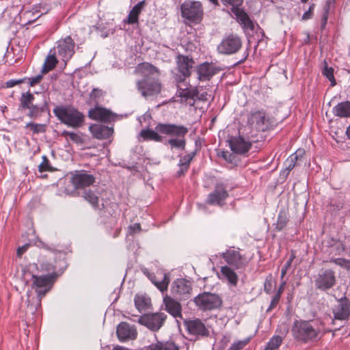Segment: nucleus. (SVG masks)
Returning <instances> with one entry per match:
<instances>
[{"mask_svg": "<svg viewBox=\"0 0 350 350\" xmlns=\"http://www.w3.org/2000/svg\"><path fill=\"white\" fill-rule=\"evenodd\" d=\"M228 266L234 269H241L247 266L245 258L240 254L239 251L229 249L221 254Z\"/></svg>", "mask_w": 350, "mask_h": 350, "instance_id": "14", "label": "nucleus"}, {"mask_svg": "<svg viewBox=\"0 0 350 350\" xmlns=\"http://www.w3.org/2000/svg\"><path fill=\"white\" fill-rule=\"evenodd\" d=\"M53 111L57 118L69 127L78 129L84 124L85 116L72 105L55 106Z\"/></svg>", "mask_w": 350, "mask_h": 350, "instance_id": "3", "label": "nucleus"}, {"mask_svg": "<svg viewBox=\"0 0 350 350\" xmlns=\"http://www.w3.org/2000/svg\"><path fill=\"white\" fill-rule=\"evenodd\" d=\"M343 205L344 204L341 201L331 199L330 202L329 204V211H331L333 214H336L340 210H341L343 208Z\"/></svg>", "mask_w": 350, "mask_h": 350, "instance_id": "47", "label": "nucleus"}, {"mask_svg": "<svg viewBox=\"0 0 350 350\" xmlns=\"http://www.w3.org/2000/svg\"><path fill=\"white\" fill-rule=\"evenodd\" d=\"M57 63V60L55 55H49L44 64L43 70L49 71L53 69Z\"/></svg>", "mask_w": 350, "mask_h": 350, "instance_id": "45", "label": "nucleus"}, {"mask_svg": "<svg viewBox=\"0 0 350 350\" xmlns=\"http://www.w3.org/2000/svg\"><path fill=\"white\" fill-rule=\"evenodd\" d=\"M83 196L92 206L95 208L98 206V197L94 191L90 189L85 190Z\"/></svg>", "mask_w": 350, "mask_h": 350, "instance_id": "43", "label": "nucleus"}, {"mask_svg": "<svg viewBox=\"0 0 350 350\" xmlns=\"http://www.w3.org/2000/svg\"><path fill=\"white\" fill-rule=\"evenodd\" d=\"M148 350H179L178 346L172 340L159 341L150 345Z\"/></svg>", "mask_w": 350, "mask_h": 350, "instance_id": "34", "label": "nucleus"}, {"mask_svg": "<svg viewBox=\"0 0 350 350\" xmlns=\"http://www.w3.org/2000/svg\"><path fill=\"white\" fill-rule=\"evenodd\" d=\"M335 116L340 118H350V101L346 100L338 103L332 109Z\"/></svg>", "mask_w": 350, "mask_h": 350, "instance_id": "32", "label": "nucleus"}, {"mask_svg": "<svg viewBox=\"0 0 350 350\" xmlns=\"http://www.w3.org/2000/svg\"><path fill=\"white\" fill-rule=\"evenodd\" d=\"M288 222V213L285 210H281L278 213L277 222L275 224V229L277 231H282Z\"/></svg>", "mask_w": 350, "mask_h": 350, "instance_id": "38", "label": "nucleus"}, {"mask_svg": "<svg viewBox=\"0 0 350 350\" xmlns=\"http://www.w3.org/2000/svg\"><path fill=\"white\" fill-rule=\"evenodd\" d=\"M228 197V191L225 187L221 184H217L215 186L213 192L208 194L207 202L209 204L222 206L224 200Z\"/></svg>", "mask_w": 350, "mask_h": 350, "instance_id": "19", "label": "nucleus"}, {"mask_svg": "<svg viewBox=\"0 0 350 350\" xmlns=\"http://www.w3.org/2000/svg\"><path fill=\"white\" fill-rule=\"evenodd\" d=\"M156 131L150 129H143L139 135L145 141L161 142L169 145L171 149L184 150L186 146L185 136L188 129L183 125L170 123H159L155 126Z\"/></svg>", "mask_w": 350, "mask_h": 350, "instance_id": "1", "label": "nucleus"}, {"mask_svg": "<svg viewBox=\"0 0 350 350\" xmlns=\"http://www.w3.org/2000/svg\"><path fill=\"white\" fill-rule=\"evenodd\" d=\"M116 334L118 340L124 342L135 340L137 336V331L135 326L127 322H121L117 326Z\"/></svg>", "mask_w": 350, "mask_h": 350, "instance_id": "16", "label": "nucleus"}, {"mask_svg": "<svg viewBox=\"0 0 350 350\" xmlns=\"http://www.w3.org/2000/svg\"><path fill=\"white\" fill-rule=\"evenodd\" d=\"M25 127L29 129L32 133L35 135L45 133L47 126L46 124H38L30 122L26 124Z\"/></svg>", "mask_w": 350, "mask_h": 350, "instance_id": "42", "label": "nucleus"}, {"mask_svg": "<svg viewBox=\"0 0 350 350\" xmlns=\"http://www.w3.org/2000/svg\"><path fill=\"white\" fill-rule=\"evenodd\" d=\"M43 76L42 74H39L35 77H32L30 78H26V81L27 80L29 85L31 87L35 86L36 84L39 83L40 81L42 79Z\"/></svg>", "mask_w": 350, "mask_h": 350, "instance_id": "50", "label": "nucleus"}, {"mask_svg": "<svg viewBox=\"0 0 350 350\" xmlns=\"http://www.w3.org/2000/svg\"><path fill=\"white\" fill-rule=\"evenodd\" d=\"M233 13L237 16V21L242 26L245 34L250 35L251 33H253L255 24L250 19L247 14L241 9H236V11Z\"/></svg>", "mask_w": 350, "mask_h": 350, "instance_id": "24", "label": "nucleus"}, {"mask_svg": "<svg viewBox=\"0 0 350 350\" xmlns=\"http://www.w3.org/2000/svg\"><path fill=\"white\" fill-rule=\"evenodd\" d=\"M248 55H249V49L247 48L243 53V57L237 62V64H240L243 63L247 58Z\"/></svg>", "mask_w": 350, "mask_h": 350, "instance_id": "63", "label": "nucleus"}, {"mask_svg": "<svg viewBox=\"0 0 350 350\" xmlns=\"http://www.w3.org/2000/svg\"><path fill=\"white\" fill-rule=\"evenodd\" d=\"M291 264L292 263L291 262V261H288L287 260L285 262V264L284 265V266L282 267V269H281V276H280L281 280H283L284 275L286 274L288 270L291 267Z\"/></svg>", "mask_w": 350, "mask_h": 350, "instance_id": "58", "label": "nucleus"}, {"mask_svg": "<svg viewBox=\"0 0 350 350\" xmlns=\"http://www.w3.org/2000/svg\"><path fill=\"white\" fill-rule=\"evenodd\" d=\"M176 69L179 73H184L185 75H191V68L193 66L194 61L188 55L178 54L176 56Z\"/></svg>", "mask_w": 350, "mask_h": 350, "instance_id": "23", "label": "nucleus"}, {"mask_svg": "<svg viewBox=\"0 0 350 350\" xmlns=\"http://www.w3.org/2000/svg\"><path fill=\"white\" fill-rule=\"evenodd\" d=\"M165 310L174 318H182V306L180 304L168 295L163 297Z\"/></svg>", "mask_w": 350, "mask_h": 350, "instance_id": "25", "label": "nucleus"}, {"mask_svg": "<svg viewBox=\"0 0 350 350\" xmlns=\"http://www.w3.org/2000/svg\"><path fill=\"white\" fill-rule=\"evenodd\" d=\"M221 1L225 5H231L232 11L234 12L236 9H239V6L243 3V0H221Z\"/></svg>", "mask_w": 350, "mask_h": 350, "instance_id": "48", "label": "nucleus"}, {"mask_svg": "<svg viewBox=\"0 0 350 350\" xmlns=\"http://www.w3.org/2000/svg\"><path fill=\"white\" fill-rule=\"evenodd\" d=\"M185 327L190 335L197 338L206 337L209 335V330L204 323L199 319H189L184 321Z\"/></svg>", "mask_w": 350, "mask_h": 350, "instance_id": "15", "label": "nucleus"}, {"mask_svg": "<svg viewBox=\"0 0 350 350\" xmlns=\"http://www.w3.org/2000/svg\"><path fill=\"white\" fill-rule=\"evenodd\" d=\"M331 331L323 328L322 321L314 320H295L291 327L293 338L304 344L318 342L325 333Z\"/></svg>", "mask_w": 350, "mask_h": 350, "instance_id": "2", "label": "nucleus"}, {"mask_svg": "<svg viewBox=\"0 0 350 350\" xmlns=\"http://www.w3.org/2000/svg\"><path fill=\"white\" fill-rule=\"evenodd\" d=\"M89 130L93 137L98 139H107L113 133L112 128L103 124H92L89 126Z\"/></svg>", "mask_w": 350, "mask_h": 350, "instance_id": "27", "label": "nucleus"}, {"mask_svg": "<svg viewBox=\"0 0 350 350\" xmlns=\"http://www.w3.org/2000/svg\"><path fill=\"white\" fill-rule=\"evenodd\" d=\"M336 275L331 269H322L314 278V286L317 290L327 292L336 284Z\"/></svg>", "mask_w": 350, "mask_h": 350, "instance_id": "7", "label": "nucleus"}, {"mask_svg": "<svg viewBox=\"0 0 350 350\" xmlns=\"http://www.w3.org/2000/svg\"><path fill=\"white\" fill-rule=\"evenodd\" d=\"M242 46L241 38L236 34H229L222 39L217 46V51L223 55L237 53Z\"/></svg>", "mask_w": 350, "mask_h": 350, "instance_id": "11", "label": "nucleus"}, {"mask_svg": "<svg viewBox=\"0 0 350 350\" xmlns=\"http://www.w3.org/2000/svg\"><path fill=\"white\" fill-rule=\"evenodd\" d=\"M189 77H190V75H185L184 73H179V74H176L174 76V80H175L176 83H177V86H178L179 83L184 82L185 81V79Z\"/></svg>", "mask_w": 350, "mask_h": 350, "instance_id": "54", "label": "nucleus"}, {"mask_svg": "<svg viewBox=\"0 0 350 350\" xmlns=\"http://www.w3.org/2000/svg\"><path fill=\"white\" fill-rule=\"evenodd\" d=\"M247 124L252 129L261 132L269 130L272 126L270 118L262 110L251 111L247 118Z\"/></svg>", "mask_w": 350, "mask_h": 350, "instance_id": "9", "label": "nucleus"}, {"mask_svg": "<svg viewBox=\"0 0 350 350\" xmlns=\"http://www.w3.org/2000/svg\"><path fill=\"white\" fill-rule=\"evenodd\" d=\"M149 280L154 284L158 289L162 293L166 291L170 283V278L166 273H159L158 275L149 272H144Z\"/></svg>", "mask_w": 350, "mask_h": 350, "instance_id": "26", "label": "nucleus"}, {"mask_svg": "<svg viewBox=\"0 0 350 350\" xmlns=\"http://www.w3.org/2000/svg\"><path fill=\"white\" fill-rule=\"evenodd\" d=\"M197 150L196 149L194 151L181 157L179 160L178 166H185L189 168L191 161L196 154Z\"/></svg>", "mask_w": 350, "mask_h": 350, "instance_id": "44", "label": "nucleus"}, {"mask_svg": "<svg viewBox=\"0 0 350 350\" xmlns=\"http://www.w3.org/2000/svg\"><path fill=\"white\" fill-rule=\"evenodd\" d=\"M146 5V1L142 0L137 3L130 11L128 16V23L133 25L138 23L139 15Z\"/></svg>", "mask_w": 350, "mask_h": 350, "instance_id": "35", "label": "nucleus"}, {"mask_svg": "<svg viewBox=\"0 0 350 350\" xmlns=\"http://www.w3.org/2000/svg\"><path fill=\"white\" fill-rule=\"evenodd\" d=\"M230 149L234 153L243 154L247 152L252 146V143L245 141L241 136L232 137L229 140Z\"/></svg>", "mask_w": 350, "mask_h": 350, "instance_id": "20", "label": "nucleus"}, {"mask_svg": "<svg viewBox=\"0 0 350 350\" xmlns=\"http://www.w3.org/2000/svg\"><path fill=\"white\" fill-rule=\"evenodd\" d=\"M327 10L323 14L321 17V28H324L327 24Z\"/></svg>", "mask_w": 350, "mask_h": 350, "instance_id": "62", "label": "nucleus"}, {"mask_svg": "<svg viewBox=\"0 0 350 350\" xmlns=\"http://www.w3.org/2000/svg\"><path fill=\"white\" fill-rule=\"evenodd\" d=\"M322 75L330 81L332 86H334L336 84L334 75V68L332 67H329L326 61H324L323 62Z\"/></svg>", "mask_w": 350, "mask_h": 350, "instance_id": "40", "label": "nucleus"}, {"mask_svg": "<svg viewBox=\"0 0 350 350\" xmlns=\"http://www.w3.org/2000/svg\"><path fill=\"white\" fill-rule=\"evenodd\" d=\"M68 137L72 142L76 144H79L82 143V138L77 133L71 132Z\"/></svg>", "mask_w": 350, "mask_h": 350, "instance_id": "57", "label": "nucleus"}, {"mask_svg": "<svg viewBox=\"0 0 350 350\" xmlns=\"http://www.w3.org/2000/svg\"><path fill=\"white\" fill-rule=\"evenodd\" d=\"M136 88L143 97L148 98L159 94L162 84L159 78L146 76L136 82Z\"/></svg>", "mask_w": 350, "mask_h": 350, "instance_id": "6", "label": "nucleus"}, {"mask_svg": "<svg viewBox=\"0 0 350 350\" xmlns=\"http://www.w3.org/2000/svg\"><path fill=\"white\" fill-rule=\"evenodd\" d=\"M72 182L77 189L83 188L92 185L95 182V177L84 171H79L72 176Z\"/></svg>", "mask_w": 350, "mask_h": 350, "instance_id": "21", "label": "nucleus"}, {"mask_svg": "<svg viewBox=\"0 0 350 350\" xmlns=\"http://www.w3.org/2000/svg\"><path fill=\"white\" fill-rule=\"evenodd\" d=\"M329 262H333L340 267H345L347 263L349 262V260L345 259V258H334V257H332L330 259H329Z\"/></svg>", "mask_w": 350, "mask_h": 350, "instance_id": "51", "label": "nucleus"}, {"mask_svg": "<svg viewBox=\"0 0 350 350\" xmlns=\"http://www.w3.org/2000/svg\"><path fill=\"white\" fill-rule=\"evenodd\" d=\"M327 246L329 248V255H340L345 250L344 243L336 238H331L327 242Z\"/></svg>", "mask_w": 350, "mask_h": 350, "instance_id": "31", "label": "nucleus"}, {"mask_svg": "<svg viewBox=\"0 0 350 350\" xmlns=\"http://www.w3.org/2000/svg\"><path fill=\"white\" fill-rule=\"evenodd\" d=\"M333 319L332 325L335 324L336 321H347L350 317V301L343 296L337 300L336 304L332 308Z\"/></svg>", "mask_w": 350, "mask_h": 350, "instance_id": "12", "label": "nucleus"}, {"mask_svg": "<svg viewBox=\"0 0 350 350\" xmlns=\"http://www.w3.org/2000/svg\"><path fill=\"white\" fill-rule=\"evenodd\" d=\"M196 305L202 310H212L218 308L222 304L219 295L211 293H203L198 295L193 299Z\"/></svg>", "mask_w": 350, "mask_h": 350, "instance_id": "10", "label": "nucleus"}, {"mask_svg": "<svg viewBox=\"0 0 350 350\" xmlns=\"http://www.w3.org/2000/svg\"><path fill=\"white\" fill-rule=\"evenodd\" d=\"M191 291V284L189 280L185 278H178L174 281L172 286V291L176 295L180 296H187Z\"/></svg>", "mask_w": 350, "mask_h": 350, "instance_id": "28", "label": "nucleus"}, {"mask_svg": "<svg viewBox=\"0 0 350 350\" xmlns=\"http://www.w3.org/2000/svg\"><path fill=\"white\" fill-rule=\"evenodd\" d=\"M28 110L27 116L31 119H37L48 110L47 100L44 99L43 102L40 104H33L31 105L30 109Z\"/></svg>", "mask_w": 350, "mask_h": 350, "instance_id": "33", "label": "nucleus"}, {"mask_svg": "<svg viewBox=\"0 0 350 350\" xmlns=\"http://www.w3.org/2000/svg\"><path fill=\"white\" fill-rule=\"evenodd\" d=\"M29 245L25 244L17 249L16 254L18 257H21V256L27 250Z\"/></svg>", "mask_w": 350, "mask_h": 350, "instance_id": "59", "label": "nucleus"}, {"mask_svg": "<svg viewBox=\"0 0 350 350\" xmlns=\"http://www.w3.org/2000/svg\"><path fill=\"white\" fill-rule=\"evenodd\" d=\"M75 43L70 36L59 40L56 42V50L59 57L66 63L75 54Z\"/></svg>", "mask_w": 350, "mask_h": 350, "instance_id": "13", "label": "nucleus"}, {"mask_svg": "<svg viewBox=\"0 0 350 350\" xmlns=\"http://www.w3.org/2000/svg\"><path fill=\"white\" fill-rule=\"evenodd\" d=\"M166 319L167 315L163 312H153L143 314L133 321L152 332H157L163 327Z\"/></svg>", "mask_w": 350, "mask_h": 350, "instance_id": "8", "label": "nucleus"}, {"mask_svg": "<svg viewBox=\"0 0 350 350\" xmlns=\"http://www.w3.org/2000/svg\"><path fill=\"white\" fill-rule=\"evenodd\" d=\"M180 12L183 18L194 24L200 23L204 14L202 3L191 0H186L180 5Z\"/></svg>", "mask_w": 350, "mask_h": 350, "instance_id": "5", "label": "nucleus"}, {"mask_svg": "<svg viewBox=\"0 0 350 350\" xmlns=\"http://www.w3.org/2000/svg\"><path fill=\"white\" fill-rule=\"evenodd\" d=\"M90 118L98 120L105 123L114 122L117 118V114L113 113L109 109L104 107H96L88 111Z\"/></svg>", "mask_w": 350, "mask_h": 350, "instance_id": "17", "label": "nucleus"}, {"mask_svg": "<svg viewBox=\"0 0 350 350\" xmlns=\"http://www.w3.org/2000/svg\"><path fill=\"white\" fill-rule=\"evenodd\" d=\"M176 95L179 97L184 98L185 100L189 98L193 99L198 95V90L196 87L193 89H189L187 88H181L178 85Z\"/></svg>", "mask_w": 350, "mask_h": 350, "instance_id": "37", "label": "nucleus"}, {"mask_svg": "<svg viewBox=\"0 0 350 350\" xmlns=\"http://www.w3.org/2000/svg\"><path fill=\"white\" fill-rule=\"evenodd\" d=\"M23 277L26 284L29 280L32 281L31 288L34 289L37 293V305L41 306V299L46 293L50 290V286L53 281L52 276L49 275H44L38 276L31 273L29 270H23Z\"/></svg>", "mask_w": 350, "mask_h": 350, "instance_id": "4", "label": "nucleus"}, {"mask_svg": "<svg viewBox=\"0 0 350 350\" xmlns=\"http://www.w3.org/2000/svg\"><path fill=\"white\" fill-rule=\"evenodd\" d=\"M286 282L285 280H283L282 281L278 291H277V293L275 294L276 295H278L279 297H281V295L282 293H283L284 290V287L286 286Z\"/></svg>", "mask_w": 350, "mask_h": 350, "instance_id": "61", "label": "nucleus"}, {"mask_svg": "<svg viewBox=\"0 0 350 350\" xmlns=\"http://www.w3.org/2000/svg\"><path fill=\"white\" fill-rule=\"evenodd\" d=\"M219 278L222 280H226L232 286H236L238 282V275L233 268L228 265L222 266L220 269Z\"/></svg>", "mask_w": 350, "mask_h": 350, "instance_id": "29", "label": "nucleus"}, {"mask_svg": "<svg viewBox=\"0 0 350 350\" xmlns=\"http://www.w3.org/2000/svg\"><path fill=\"white\" fill-rule=\"evenodd\" d=\"M272 289V283L271 280L266 279L264 284V290L267 293H270Z\"/></svg>", "mask_w": 350, "mask_h": 350, "instance_id": "60", "label": "nucleus"}, {"mask_svg": "<svg viewBox=\"0 0 350 350\" xmlns=\"http://www.w3.org/2000/svg\"><path fill=\"white\" fill-rule=\"evenodd\" d=\"M315 8V4L312 3L309 6V8L307 11H306L304 14L302 15L301 19L303 21H307L308 19H310L312 18L314 10Z\"/></svg>", "mask_w": 350, "mask_h": 350, "instance_id": "49", "label": "nucleus"}, {"mask_svg": "<svg viewBox=\"0 0 350 350\" xmlns=\"http://www.w3.org/2000/svg\"><path fill=\"white\" fill-rule=\"evenodd\" d=\"M101 95V90H98V89H94L92 90V92H91L90 94V96L92 98H96V97H98Z\"/></svg>", "mask_w": 350, "mask_h": 350, "instance_id": "64", "label": "nucleus"}, {"mask_svg": "<svg viewBox=\"0 0 350 350\" xmlns=\"http://www.w3.org/2000/svg\"><path fill=\"white\" fill-rule=\"evenodd\" d=\"M298 152H301V150L297 151L290 155L287 159L284 162L285 168L281 172L280 175L283 176V178H286L289 175L291 171L296 166L297 162L301 157L300 154H298Z\"/></svg>", "mask_w": 350, "mask_h": 350, "instance_id": "30", "label": "nucleus"}, {"mask_svg": "<svg viewBox=\"0 0 350 350\" xmlns=\"http://www.w3.org/2000/svg\"><path fill=\"white\" fill-rule=\"evenodd\" d=\"M141 226L138 223H135L133 225L129 226V234H135L141 231Z\"/></svg>", "mask_w": 350, "mask_h": 350, "instance_id": "56", "label": "nucleus"}, {"mask_svg": "<svg viewBox=\"0 0 350 350\" xmlns=\"http://www.w3.org/2000/svg\"><path fill=\"white\" fill-rule=\"evenodd\" d=\"M220 69L211 65V64L206 62L199 66L196 68L198 79L202 81H209Z\"/></svg>", "mask_w": 350, "mask_h": 350, "instance_id": "22", "label": "nucleus"}, {"mask_svg": "<svg viewBox=\"0 0 350 350\" xmlns=\"http://www.w3.org/2000/svg\"><path fill=\"white\" fill-rule=\"evenodd\" d=\"M25 81H26V77L21 79H18V80L10 79L6 82V87L7 88H12L17 84L24 83Z\"/></svg>", "mask_w": 350, "mask_h": 350, "instance_id": "55", "label": "nucleus"}, {"mask_svg": "<svg viewBox=\"0 0 350 350\" xmlns=\"http://www.w3.org/2000/svg\"><path fill=\"white\" fill-rule=\"evenodd\" d=\"M34 99L33 95L29 91L22 93L19 108L22 110L30 109L31 105H33Z\"/></svg>", "mask_w": 350, "mask_h": 350, "instance_id": "36", "label": "nucleus"}, {"mask_svg": "<svg viewBox=\"0 0 350 350\" xmlns=\"http://www.w3.org/2000/svg\"><path fill=\"white\" fill-rule=\"evenodd\" d=\"M46 13V9L41 4H38L33 5L31 10L23 8L20 12V16L25 24H31Z\"/></svg>", "mask_w": 350, "mask_h": 350, "instance_id": "18", "label": "nucleus"}, {"mask_svg": "<svg viewBox=\"0 0 350 350\" xmlns=\"http://www.w3.org/2000/svg\"><path fill=\"white\" fill-rule=\"evenodd\" d=\"M42 161L38 166V170L40 172H52L53 169L50 164L49 160L46 155L42 157Z\"/></svg>", "mask_w": 350, "mask_h": 350, "instance_id": "46", "label": "nucleus"}, {"mask_svg": "<svg viewBox=\"0 0 350 350\" xmlns=\"http://www.w3.org/2000/svg\"><path fill=\"white\" fill-rule=\"evenodd\" d=\"M280 299V297L278 295H274V296L272 297L271 301L270 302V304L267 309L266 312H271L273 308H275L277 305L278 304Z\"/></svg>", "mask_w": 350, "mask_h": 350, "instance_id": "52", "label": "nucleus"}, {"mask_svg": "<svg viewBox=\"0 0 350 350\" xmlns=\"http://www.w3.org/2000/svg\"><path fill=\"white\" fill-rule=\"evenodd\" d=\"M246 344L245 341L239 340L232 343L228 350H241Z\"/></svg>", "mask_w": 350, "mask_h": 350, "instance_id": "53", "label": "nucleus"}, {"mask_svg": "<svg viewBox=\"0 0 350 350\" xmlns=\"http://www.w3.org/2000/svg\"><path fill=\"white\" fill-rule=\"evenodd\" d=\"M135 306L139 312L146 310L150 304V299L144 296L136 295L134 299Z\"/></svg>", "mask_w": 350, "mask_h": 350, "instance_id": "39", "label": "nucleus"}, {"mask_svg": "<svg viewBox=\"0 0 350 350\" xmlns=\"http://www.w3.org/2000/svg\"><path fill=\"white\" fill-rule=\"evenodd\" d=\"M282 336L275 335L268 341L265 348L268 350H277L282 345Z\"/></svg>", "mask_w": 350, "mask_h": 350, "instance_id": "41", "label": "nucleus"}]
</instances>
